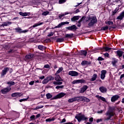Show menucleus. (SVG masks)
<instances>
[{
  "mask_svg": "<svg viewBox=\"0 0 124 124\" xmlns=\"http://www.w3.org/2000/svg\"><path fill=\"white\" fill-rule=\"evenodd\" d=\"M83 20H85V16H82L81 19L78 21L77 25L78 27H81V21H83Z\"/></svg>",
  "mask_w": 124,
  "mask_h": 124,
  "instance_id": "c756f323",
  "label": "nucleus"
},
{
  "mask_svg": "<svg viewBox=\"0 0 124 124\" xmlns=\"http://www.w3.org/2000/svg\"><path fill=\"white\" fill-rule=\"evenodd\" d=\"M65 2V0H59V3L60 4H62V3H64Z\"/></svg>",
  "mask_w": 124,
  "mask_h": 124,
  "instance_id": "49530a36",
  "label": "nucleus"
},
{
  "mask_svg": "<svg viewBox=\"0 0 124 124\" xmlns=\"http://www.w3.org/2000/svg\"><path fill=\"white\" fill-rule=\"evenodd\" d=\"M33 84H34V81H31L29 83V85H30V86H32Z\"/></svg>",
  "mask_w": 124,
  "mask_h": 124,
  "instance_id": "5fc2aeb1",
  "label": "nucleus"
},
{
  "mask_svg": "<svg viewBox=\"0 0 124 124\" xmlns=\"http://www.w3.org/2000/svg\"><path fill=\"white\" fill-rule=\"evenodd\" d=\"M62 70H63V68H62V67H60L56 72V74H59V73H61V71H62Z\"/></svg>",
  "mask_w": 124,
  "mask_h": 124,
  "instance_id": "2f4dec72",
  "label": "nucleus"
},
{
  "mask_svg": "<svg viewBox=\"0 0 124 124\" xmlns=\"http://www.w3.org/2000/svg\"><path fill=\"white\" fill-rule=\"evenodd\" d=\"M99 91L101 92V93H106L107 92V89L106 87H104V86H101L99 88Z\"/></svg>",
  "mask_w": 124,
  "mask_h": 124,
  "instance_id": "f3484780",
  "label": "nucleus"
},
{
  "mask_svg": "<svg viewBox=\"0 0 124 124\" xmlns=\"http://www.w3.org/2000/svg\"><path fill=\"white\" fill-rule=\"evenodd\" d=\"M63 23V25H68V24H69V22L66 21V22H62Z\"/></svg>",
  "mask_w": 124,
  "mask_h": 124,
  "instance_id": "052dcab7",
  "label": "nucleus"
},
{
  "mask_svg": "<svg viewBox=\"0 0 124 124\" xmlns=\"http://www.w3.org/2000/svg\"><path fill=\"white\" fill-rule=\"evenodd\" d=\"M64 40V39L63 38H58L57 40V42H62Z\"/></svg>",
  "mask_w": 124,
  "mask_h": 124,
  "instance_id": "4c0bfd02",
  "label": "nucleus"
},
{
  "mask_svg": "<svg viewBox=\"0 0 124 124\" xmlns=\"http://www.w3.org/2000/svg\"><path fill=\"white\" fill-rule=\"evenodd\" d=\"M115 115V113L113 112V111L109 110L107 113V118L106 119V121H108L111 119V117H113Z\"/></svg>",
  "mask_w": 124,
  "mask_h": 124,
  "instance_id": "20e7f679",
  "label": "nucleus"
},
{
  "mask_svg": "<svg viewBox=\"0 0 124 124\" xmlns=\"http://www.w3.org/2000/svg\"><path fill=\"white\" fill-rule=\"evenodd\" d=\"M19 14L21 16H23V17H25L26 16H30V15H31V13H28V12L23 13L22 12H20Z\"/></svg>",
  "mask_w": 124,
  "mask_h": 124,
  "instance_id": "4468645a",
  "label": "nucleus"
},
{
  "mask_svg": "<svg viewBox=\"0 0 124 124\" xmlns=\"http://www.w3.org/2000/svg\"><path fill=\"white\" fill-rule=\"evenodd\" d=\"M46 122H51V119H47L46 120Z\"/></svg>",
  "mask_w": 124,
  "mask_h": 124,
  "instance_id": "774afa93",
  "label": "nucleus"
},
{
  "mask_svg": "<svg viewBox=\"0 0 124 124\" xmlns=\"http://www.w3.org/2000/svg\"><path fill=\"white\" fill-rule=\"evenodd\" d=\"M84 83H86V81L84 79H77L72 82V84H83Z\"/></svg>",
  "mask_w": 124,
  "mask_h": 124,
  "instance_id": "423d86ee",
  "label": "nucleus"
},
{
  "mask_svg": "<svg viewBox=\"0 0 124 124\" xmlns=\"http://www.w3.org/2000/svg\"><path fill=\"white\" fill-rule=\"evenodd\" d=\"M119 11V8H116L115 10L112 12V15H115L117 12Z\"/></svg>",
  "mask_w": 124,
  "mask_h": 124,
  "instance_id": "e433bc0d",
  "label": "nucleus"
},
{
  "mask_svg": "<svg viewBox=\"0 0 124 124\" xmlns=\"http://www.w3.org/2000/svg\"><path fill=\"white\" fill-rule=\"evenodd\" d=\"M7 83L8 85H10V86H13V85H15V82L14 81H9Z\"/></svg>",
  "mask_w": 124,
  "mask_h": 124,
  "instance_id": "58836bf2",
  "label": "nucleus"
},
{
  "mask_svg": "<svg viewBox=\"0 0 124 124\" xmlns=\"http://www.w3.org/2000/svg\"><path fill=\"white\" fill-rule=\"evenodd\" d=\"M44 78H45V77L44 76H43L40 77L39 79H41V80H43V79H44Z\"/></svg>",
  "mask_w": 124,
  "mask_h": 124,
  "instance_id": "0e129e2a",
  "label": "nucleus"
},
{
  "mask_svg": "<svg viewBox=\"0 0 124 124\" xmlns=\"http://www.w3.org/2000/svg\"><path fill=\"white\" fill-rule=\"evenodd\" d=\"M104 56H105V57H108L109 54L108 53H106L104 54Z\"/></svg>",
  "mask_w": 124,
  "mask_h": 124,
  "instance_id": "e2e57ef3",
  "label": "nucleus"
},
{
  "mask_svg": "<svg viewBox=\"0 0 124 124\" xmlns=\"http://www.w3.org/2000/svg\"><path fill=\"white\" fill-rule=\"evenodd\" d=\"M89 20H90V23L88 24L89 27H93V25L97 22V20L96 19V17L95 16H92L90 17Z\"/></svg>",
  "mask_w": 124,
  "mask_h": 124,
  "instance_id": "7ed1b4c3",
  "label": "nucleus"
},
{
  "mask_svg": "<svg viewBox=\"0 0 124 124\" xmlns=\"http://www.w3.org/2000/svg\"><path fill=\"white\" fill-rule=\"evenodd\" d=\"M117 55L119 57V58H121L122 56L124 54V51H122L121 50H117L116 51Z\"/></svg>",
  "mask_w": 124,
  "mask_h": 124,
  "instance_id": "4be33fe9",
  "label": "nucleus"
},
{
  "mask_svg": "<svg viewBox=\"0 0 124 124\" xmlns=\"http://www.w3.org/2000/svg\"><path fill=\"white\" fill-rule=\"evenodd\" d=\"M88 62L87 61H82L81 62L82 65H86V64H88Z\"/></svg>",
  "mask_w": 124,
  "mask_h": 124,
  "instance_id": "37998d69",
  "label": "nucleus"
},
{
  "mask_svg": "<svg viewBox=\"0 0 124 124\" xmlns=\"http://www.w3.org/2000/svg\"><path fill=\"white\" fill-rule=\"evenodd\" d=\"M79 18H80V16H75L73 18H71V21L74 22L77 20H79Z\"/></svg>",
  "mask_w": 124,
  "mask_h": 124,
  "instance_id": "bb28decb",
  "label": "nucleus"
},
{
  "mask_svg": "<svg viewBox=\"0 0 124 124\" xmlns=\"http://www.w3.org/2000/svg\"><path fill=\"white\" fill-rule=\"evenodd\" d=\"M122 78H124V74H122L121 76H120V79L122 80Z\"/></svg>",
  "mask_w": 124,
  "mask_h": 124,
  "instance_id": "69168bd1",
  "label": "nucleus"
},
{
  "mask_svg": "<svg viewBox=\"0 0 124 124\" xmlns=\"http://www.w3.org/2000/svg\"><path fill=\"white\" fill-rule=\"evenodd\" d=\"M79 54L82 58L87 56V51L86 50H81L80 51Z\"/></svg>",
  "mask_w": 124,
  "mask_h": 124,
  "instance_id": "a211bd4d",
  "label": "nucleus"
},
{
  "mask_svg": "<svg viewBox=\"0 0 124 124\" xmlns=\"http://www.w3.org/2000/svg\"><path fill=\"white\" fill-rule=\"evenodd\" d=\"M44 106H37L35 108H33V110H38V109H42V108H43Z\"/></svg>",
  "mask_w": 124,
  "mask_h": 124,
  "instance_id": "72a5a7b5",
  "label": "nucleus"
},
{
  "mask_svg": "<svg viewBox=\"0 0 124 124\" xmlns=\"http://www.w3.org/2000/svg\"><path fill=\"white\" fill-rule=\"evenodd\" d=\"M77 97H75L70 99H69L68 100V102L69 103H72V102H74V101H77Z\"/></svg>",
  "mask_w": 124,
  "mask_h": 124,
  "instance_id": "6ab92c4d",
  "label": "nucleus"
},
{
  "mask_svg": "<svg viewBox=\"0 0 124 124\" xmlns=\"http://www.w3.org/2000/svg\"><path fill=\"white\" fill-rule=\"evenodd\" d=\"M106 24L107 25H113V22L108 21L106 22Z\"/></svg>",
  "mask_w": 124,
  "mask_h": 124,
  "instance_id": "de8ad7c7",
  "label": "nucleus"
},
{
  "mask_svg": "<svg viewBox=\"0 0 124 124\" xmlns=\"http://www.w3.org/2000/svg\"><path fill=\"white\" fill-rule=\"evenodd\" d=\"M11 25V22H5L2 25L1 27H7Z\"/></svg>",
  "mask_w": 124,
  "mask_h": 124,
  "instance_id": "b1692460",
  "label": "nucleus"
},
{
  "mask_svg": "<svg viewBox=\"0 0 124 124\" xmlns=\"http://www.w3.org/2000/svg\"><path fill=\"white\" fill-rule=\"evenodd\" d=\"M73 36V34H66L65 35V37H68L69 38H70Z\"/></svg>",
  "mask_w": 124,
  "mask_h": 124,
  "instance_id": "ea45409f",
  "label": "nucleus"
},
{
  "mask_svg": "<svg viewBox=\"0 0 124 124\" xmlns=\"http://www.w3.org/2000/svg\"><path fill=\"white\" fill-rule=\"evenodd\" d=\"M96 78H97V75H96V74H94L92 76V78H91L90 81H95V80H96Z\"/></svg>",
  "mask_w": 124,
  "mask_h": 124,
  "instance_id": "a878e982",
  "label": "nucleus"
},
{
  "mask_svg": "<svg viewBox=\"0 0 124 124\" xmlns=\"http://www.w3.org/2000/svg\"><path fill=\"white\" fill-rule=\"evenodd\" d=\"M63 85H61V86H57L55 88L56 89H62L63 88Z\"/></svg>",
  "mask_w": 124,
  "mask_h": 124,
  "instance_id": "8fccbe9b",
  "label": "nucleus"
},
{
  "mask_svg": "<svg viewBox=\"0 0 124 124\" xmlns=\"http://www.w3.org/2000/svg\"><path fill=\"white\" fill-rule=\"evenodd\" d=\"M110 50H111V48L108 47H104L101 49V51H103V52H108Z\"/></svg>",
  "mask_w": 124,
  "mask_h": 124,
  "instance_id": "5701e85b",
  "label": "nucleus"
},
{
  "mask_svg": "<svg viewBox=\"0 0 124 124\" xmlns=\"http://www.w3.org/2000/svg\"><path fill=\"white\" fill-rule=\"evenodd\" d=\"M49 14V12L46 11L45 12H43L42 15L43 16H47V15H48Z\"/></svg>",
  "mask_w": 124,
  "mask_h": 124,
  "instance_id": "f704fd0d",
  "label": "nucleus"
},
{
  "mask_svg": "<svg viewBox=\"0 0 124 124\" xmlns=\"http://www.w3.org/2000/svg\"><path fill=\"white\" fill-rule=\"evenodd\" d=\"M65 15H64V14L59 15V19H62V17H64V16H65Z\"/></svg>",
  "mask_w": 124,
  "mask_h": 124,
  "instance_id": "864d4df0",
  "label": "nucleus"
},
{
  "mask_svg": "<svg viewBox=\"0 0 124 124\" xmlns=\"http://www.w3.org/2000/svg\"><path fill=\"white\" fill-rule=\"evenodd\" d=\"M16 31L17 32H19L20 33H25L26 32H28V30H25L22 31V29H21V28H16Z\"/></svg>",
  "mask_w": 124,
  "mask_h": 124,
  "instance_id": "ddd939ff",
  "label": "nucleus"
},
{
  "mask_svg": "<svg viewBox=\"0 0 124 124\" xmlns=\"http://www.w3.org/2000/svg\"><path fill=\"white\" fill-rule=\"evenodd\" d=\"M75 118L78 120L79 123H80L81 121H86V120H88V118L85 116V115L82 114L81 113L77 114L75 116Z\"/></svg>",
  "mask_w": 124,
  "mask_h": 124,
  "instance_id": "f03ea898",
  "label": "nucleus"
},
{
  "mask_svg": "<svg viewBox=\"0 0 124 124\" xmlns=\"http://www.w3.org/2000/svg\"><path fill=\"white\" fill-rule=\"evenodd\" d=\"M21 93H13V94H12V96L13 97H16V96L17 97H20V96H21Z\"/></svg>",
  "mask_w": 124,
  "mask_h": 124,
  "instance_id": "aec40b11",
  "label": "nucleus"
},
{
  "mask_svg": "<svg viewBox=\"0 0 124 124\" xmlns=\"http://www.w3.org/2000/svg\"><path fill=\"white\" fill-rule=\"evenodd\" d=\"M99 99H101L102 101H106V99L103 97H101V96L99 97Z\"/></svg>",
  "mask_w": 124,
  "mask_h": 124,
  "instance_id": "79ce46f5",
  "label": "nucleus"
},
{
  "mask_svg": "<svg viewBox=\"0 0 124 124\" xmlns=\"http://www.w3.org/2000/svg\"><path fill=\"white\" fill-rule=\"evenodd\" d=\"M48 82H49V80H48V78H46L42 81V83L44 84H47Z\"/></svg>",
  "mask_w": 124,
  "mask_h": 124,
  "instance_id": "c9c22d12",
  "label": "nucleus"
},
{
  "mask_svg": "<svg viewBox=\"0 0 124 124\" xmlns=\"http://www.w3.org/2000/svg\"><path fill=\"white\" fill-rule=\"evenodd\" d=\"M104 60V59L101 57H98V61H103Z\"/></svg>",
  "mask_w": 124,
  "mask_h": 124,
  "instance_id": "4d7b16f0",
  "label": "nucleus"
},
{
  "mask_svg": "<svg viewBox=\"0 0 124 124\" xmlns=\"http://www.w3.org/2000/svg\"><path fill=\"white\" fill-rule=\"evenodd\" d=\"M78 12H80V11L79 10V9H77L75 11V13H78Z\"/></svg>",
  "mask_w": 124,
  "mask_h": 124,
  "instance_id": "338daca9",
  "label": "nucleus"
},
{
  "mask_svg": "<svg viewBox=\"0 0 124 124\" xmlns=\"http://www.w3.org/2000/svg\"><path fill=\"white\" fill-rule=\"evenodd\" d=\"M100 122H102V119L97 120V123H100Z\"/></svg>",
  "mask_w": 124,
  "mask_h": 124,
  "instance_id": "680f3d73",
  "label": "nucleus"
},
{
  "mask_svg": "<svg viewBox=\"0 0 124 124\" xmlns=\"http://www.w3.org/2000/svg\"><path fill=\"white\" fill-rule=\"evenodd\" d=\"M88 89V86L87 85L84 86L81 90L80 91V93H85V91H87V89Z\"/></svg>",
  "mask_w": 124,
  "mask_h": 124,
  "instance_id": "412c9836",
  "label": "nucleus"
},
{
  "mask_svg": "<svg viewBox=\"0 0 124 124\" xmlns=\"http://www.w3.org/2000/svg\"><path fill=\"white\" fill-rule=\"evenodd\" d=\"M118 62V61L115 59L113 58V61H112V64L113 65V66H116V64Z\"/></svg>",
  "mask_w": 124,
  "mask_h": 124,
  "instance_id": "cd10ccee",
  "label": "nucleus"
},
{
  "mask_svg": "<svg viewBox=\"0 0 124 124\" xmlns=\"http://www.w3.org/2000/svg\"><path fill=\"white\" fill-rule=\"evenodd\" d=\"M30 119L31 121H33V120H35V115H33L30 117Z\"/></svg>",
  "mask_w": 124,
  "mask_h": 124,
  "instance_id": "a18cd8bd",
  "label": "nucleus"
},
{
  "mask_svg": "<svg viewBox=\"0 0 124 124\" xmlns=\"http://www.w3.org/2000/svg\"><path fill=\"white\" fill-rule=\"evenodd\" d=\"M47 99H50V98H52V95L50 93H48L46 95Z\"/></svg>",
  "mask_w": 124,
  "mask_h": 124,
  "instance_id": "473e14b6",
  "label": "nucleus"
},
{
  "mask_svg": "<svg viewBox=\"0 0 124 124\" xmlns=\"http://www.w3.org/2000/svg\"><path fill=\"white\" fill-rule=\"evenodd\" d=\"M65 95V93H61L59 94H57L56 96H54L52 99H58V98H62Z\"/></svg>",
  "mask_w": 124,
  "mask_h": 124,
  "instance_id": "6e6552de",
  "label": "nucleus"
},
{
  "mask_svg": "<svg viewBox=\"0 0 124 124\" xmlns=\"http://www.w3.org/2000/svg\"><path fill=\"white\" fill-rule=\"evenodd\" d=\"M33 57V55L31 54H30L29 55H27L26 56V59L27 60H30V59H31Z\"/></svg>",
  "mask_w": 124,
  "mask_h": 124,
  "instance_id": "7c9ffc66",
  "label": "nucleus"
},
{
  "mask_svg": "<svg viewBox=\"0 0 124 124\" xmlns=\"http://www.w3.org/2000/svg\"><path fill=\"white\" fill-rule=\"evenodd\" d=\"M119 98H120V96L119 95H114L111 97V102H115V101H117Z\"/></svg>",
  "mask_w": 124,
  "mask_h": 124,
  "instance_id": "1a4fd4ad",
  "label": "nucleus"
},
{
  "mask_svg": "<svg viewBox=\"0 0 124 124\" xmlns=\"http://www.w3.org/2000/svg\"><path fill=\"white\" fill-rule=\"evenodd\" d=\"M53 35H54V33H53V32H50L47 36H48V37H51V36H53Z\"/></svg>",
  "mask_w": 124,
  "mask_h": 124,
  "instance_id": "603ef678",
  "label": "nucleus"
},
{
  "mask_svg": "<svg viewBox=\"0 0 124 124\" xmlns=\"http://www.w3.org/2000/svg\"><path fill=\"white\" fill-rule=\"evenodd\" d=\"M43 22H38L34 24L31 27V28H36V27H38V26H41V25H43Z\"/></svg>",
  "mask_w": 124,
  "mask_h": 124,
  "instance_id": "393cba45",
  "label": "nucleus"
},
{
  "mask_svg": "<svg viewBox=\"0 0 124 124\" xmlns=\"http://www.w3.org/2000/svg\"><path fill=\"white\" fill-rule=\"evenodd\" d=\"M93 118H91L89 119V122L90 123H93Z\"/></svg>",
  "mask_w": 124,
  "mask_h": 124,
  "instance_id": "bf43d9fd",
  "label": "nucleus"
},
{
  "mask_svg": "<svg viewBox=\"0 0 124 124\" xmlns=\"http://www.w3.org/2000/svg\"><path fill=\"white\" fill-rule=\"evenodd\" d=\"M47 78V80L49 81H52L53 80H54V77L51 76V77H48L47 78Z\"/></svg>",
  "mask_w": 124,
  "mask_h": 124,
  "instance_id": "a19ab883",
  "label": "nucleus"
},
{
  "mask_svg": "<svg viewBox=\"0 0 124 124\" xmlns=\"http://www.w3.org/2000/svg\"><path fill=\"white\" fill-rule=\"evenodd\" d=\"M67 30H68V31H76L77 30V27L75 25H73L72 26H69L66 28Z\"/></svg>",
  "mask_w": 124,
  "mask_h": 124,
  "instance_id": "9b49d317",
  "label": "nucleus"
},
{
  "mask_svg": "<svg viewBox=\"0 0 124 124\" xmlns=\"http://www.w3.org/2000/svg\"><path fill=\"white\" fill-rule=\"evenodd\" d=\"M102 30H103V31H107V30H108V26H105L102 28Z\"/></svg>",
  "mask_w": 124,
  "mask_h": 124,
  "instance_id": "3c124183",
  "label": "nucleus"
},
{
  "mask_svg": "<svg viewBox=\"0 0 124 124\" xmlns=\"http://www.w3.org/2000/svg\"><path fill=\"white\" fill-rule=\"evenodd\" d=\"M106 70H102L101 74V79L102 80H104V78H105V75L106 74Z\"/></svg>",
  "mask_w": 124,
  "mask_h": 124,
  "instance_id": "2eb2a0df",
  "label": "nucleus"
},
{
  "mask_svg": "<svg viewBox=\"0 0 124 124\" xmlns=\"http://www.w3.org/2000/svg\"><path fill=\"white\" fill-rule=\"evenodd\" d=\"M62 26H63V23H62V22L60 23L58 26H56V28H61V27H62Z\"/></svg>",
  "mask_w": 124,
  "mask_h": 124,
  "instance_id": "c03bdc74",
  "label": "nucleus"
},
{
  "mask_svg": "<svg viewBox=\"0 0 124 124\" xmlns=\"http://www.w3.org/2000/svg\"><path fill=\"white\" fill-rule=\"evenodd\" d=\"M9 71V68L8 67H5L2 71L1 73V77L2 78L4 75H6V73Z\"/></svg>",
  "mask_w": 124,
  "mask_h": 124,
  "instance_id": "0eeeda50",
  "label": "nucleus"
},
{
  "mask_svg": "<svg viewBox=\"0 0 124 124\" xmlns=\"http://www.w3.org/2000/svg\"><path fill=\"white\" fill-rule=\"evenodd\" d=\"M124 11L123 12H122L119 15V16H118L117 17V20H123V19H124Z\"/></svg>",
  "mask_w": 124,
  "mask_h": 124,
  "instance_id": "dca6fc26",
  "label": "nucleus"
},
{
  "mask_svg": "<svg viewBox=\"0 0 124 124\" xmlns=\"http://www.w3.org/2000/svg\"><path fill=\"white\" fill-rule=\"evenodd\" d=\"M86 97L83 96H77V101H83V102H85V98Z\"/></svg>",
  "mask_w": 124,
  "mask_h": 124,
  "instance_id": "f8f14e48",
  "label": "nucleus"
},
{
  "mask_svg": "<svg viewBox=\"0 0 124 124\" xmlns=\"http://www.w3.org/2000/svg\"><path fill=\"white\" fill-rule=\"evenodd\" d=\"M45 68H49L50 67V66L48 64L45 65L44 66Z\"/></svg>",
  "mask_w": 124,
  "mask_h": 124,
  "instance_id": "13d9d810",
  "label": "nucleus"
},
{
  "mask_svg": "<svg viewBox=\"0 0 124 124\" xmlns=\"http://www.w3.org/2000/svg\"><path fill=\"white\" fill-rule=\"evenodd\" d=\"M68 75H70L71 76L75 77L78 76L79 75V73L76 71H71L69 72Z\"/></svg>",
  "mask_w": 124,
  "mask_h": 124,
  "instance_id": "9d476101",
  "label": "nucleus"
},
{
  "mask_svg": "<svg viewBox=\"0 0 124 124\" xmlns=\"http://www.w3.org/2000/svg\"><path fill=\"white\" fill-rule=\"evenodd\" d=\"M55 80L56 81H53L54 85H62V79L61 78V77L58 75V74H55Z\"/></svg>",
  "mask_w": 124,
  "mask_h": 124,
  "instance_id": "f257e3e1",
  "label": "nucleus"
},
{
  "mask_svg": "<svg viewBox=\"0 0 124 124\" xmlns=\"http://www.w3.org/2000/svg\"><path fill=\"white\" fill-rule=\"evenodd\" d=\"M28 98H25V99H21L19 100V102H23V101H27V100H28Z\"/></svg>",
  "mask_w": 124,
  "mask_h": 124,
  "instance_id": "09e8293b",
  "label": "nucleus"
},
{
  "mask_svg": "<svg viewBox=\"0 0 124 124\" xmlns=\"http://www.w3.org/2000/svg\"><path fill=\"white\" fill-rule=\"evenodd\" d=\"M90 101V99L87 97H85V102H89Z\"/></svg>",
  "mask_w": 124,
  "mask_h": 124,
  "instance_id": "6e6d98bb",
  "label": "nucleus"
},
{
  "mask_svg": "<svg viewBox=\"0 0 124 124\" xmlns=\"http://www.w3.org/2000/svg\"><path fill=\"white\" fill-rule=\"evenodd\" d=\"M38 48L39 50H41V51H43L45 49H46V47L40 45L38 46Z\"/></svg>",
  "mask_w": 124,
  "mask_h": 124,
  "instance_id": "c85d7f7f",
  "label": "nucleus"
},
{
  "mask_svg": "<svg viewBox=\"0 0 124 124\" xmlns=\"http://www.w3.org/2000/svg\"><path fill=\"white\" fill-rule=\"evenodd\" d=\"M10 91H11V88L10 86L9 87H7L6 88H3V89H1L0 93H1L3 94H5L6 93H9Z\"/></svg>",
  "mask_w": 124,
  "mask_h": 124,
  "instance_id": "39448f33",
  "label": "nucleus"
}]
</instances>
